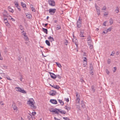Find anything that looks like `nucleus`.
I'll use <instances>...</instances> for the list:
<instances>
[{"label":"nucleus","mask_w":120,"mask_h":120,"mask_svg":"<svg viewBox=\"0 0 120 120\" xmlns=\"http://www.w3.org/2000/svg\"><path fill=\"white\" fill-rule=\"evenodd\" d=\"M27 104L29 105L33 109H35L36 108V107H35L33 102L31 100H30L28 101Z\"/></svg>","instance_id":"obj_1"},{"label":"nucleus","mask_w":120,"mask_h":120,"mask_svg":"<svg viewBox=\"0 0 120 120\" xmlns=\"http://www.w3.org/2000/svg\"><path fill=\"white\" fill-rule=\"evenodd\" d=\"M48 1L49 5L52 6L55 5V2L54 0H48Z\"/></svg>","instance_id":"obj_2"},{"label":"nucleus","mask_w":120,"mask_h":120,"mask_svg":"<svg viewBox=\"0 0 120 120\" xmlns=\"http://www.w3.org/2000/svg\"><path fill=\"white\" fill-rule=\"evenodd\" d=\"M76 97L77 98L75 100V102L76 103H79L80 101V97L79 94H78L77 92L76 93Z\"/></svg>","instance_id":"obj_3"},{"label":"nucleus","mask_w":120,"mask_h":120,"mask_svg":"<svg viewBox=\"0 0 120 120\" xmlns=\"http://www.w3.org/2000/svg\"><path fill=\"white\" fill-rule=\"evenodd\" d=\"M95 7L97 14L99 16L100 15V8L96 5L95 6Z\"/></svg>","instance_id":"obj_4"},{"label":"nucleus","mask_w":120,"mask_h":120,"mask_svg":"<svg viewBox=\"0 0 120 120\" xmlns=\"http://www.w3.org/2000/svg\"><path fill=\"white\" fill-rule=\"evenodd\" d=\"M56 11L55 9H50L49 10V12L51 15H53Z\"/></svg>","instance_id":"obj_5"},{"label":"nucleus","mask_w":120,"mask_h":120,"mask_svg":"<svg viewBox=\"0 0 120 120\" xmlns=\"http://www.w3.org/2000/svg\"><path fill=\"white\" fill-rule=\"evenodd\" d=\"M49 73L50 74L51 77L53 79H55L56 78V75L54 73L49 72Z\"/></svg>","instance_id":"obj_6"},{"label":"nucleus","mask_w":120,"mask_h":120,"mask_svg":"<svg viewBox=\"0 0 120 120\" xmlns=\"http://www.w3.org/2000/svg\"><path fill=\"white\" fill-rule=\"evenodd\" d=\"M50 102L54 104H57V101L54 99H51Z\"/></svg>","instance_id":"obj_7"},{"label":"nucleus","mask_w":120,"mask_h":120,"mask_svg":"<svg viewBox=\"0 0 120 120\" xmlns=\"http://www.w3.org/2000/svg\"><path fill=\"white\" fill-rule=\"evenodd\" d=\"M55 109L56 110H57L58 111L62 114H65L66 113V112L64 111H60V109H59L56 108H55Z\"/></svg>","instance_id":"obj_8"},{"label":"nucleus","mask_w":120,"mask_h":120,"mask_svg":"<svg viewBox=\"0 0 120 120\" xmlns=\"http://www.w3.org/2000/svg\"><path fill=\"white\" fill-rule=\"evenodd\" d=\"M87 60L86 58V57H84L83 60L85 62H84V64H83V65H84V67L86 66V65L87 64Z\"/></svg>","instance_id":"obj_9"},{"label":"nucleus","mask_w":120,"mask_h":120,"mask_svg":"<svg viewBox=\"0 0 120 120\" xmlns=\"http://www.w3.org/2000/svg\"><path fill=\"white\" fill-rule=\"evenodd\" d=\"M81 21H78L77 22V27L78 28H80L81 26Z\"/></svg>","instance_id":"obj_10"},{"label":"nucleus","mask_w":120,"mask_h":120,"mask_svg":"<svg viewBox=\"0 0 120 120\" xmlns=\"http://www.w3.org/2000/svg\"><path fill=\"white\" fill-rule=\"evenodd\" d=\"M56 92L55 91H54V92H49V94L50 95L54 96L56 95Z\"/></svg>","instance_id":"obj_11"},{"label":"nucleus","mask_w":120,"mask_h":120,"mask_svg":"<svg viewBox=\"0 0 120 120\" xmlns=\"http://www.w3.org/2000/svg\"><path fill=\"white\" fill-rule=\"evenodd\" d=\"M4 21L5 23L6 24V25L7 26H8L9 25V23H7L8 22L7 18H4Z\"/></svg>","instance_id":"obj_12"},{"label":"nucleus","mask_w":120,"mask_h":120,"mask_svg":"<svg viewBox=\"0 0 120 120\" xmlns=\"http://www.w3.org/2000/svg\"><path fill=\"white\" fill-rule=\"evenodd\" d=\"M12 107L14 110H17V106H15V103H13L12 105Z\"/></svg>","instance_id":"obj_13"},{"label":"nucleus","mask_w":120,"mask_h":120,"mask_svg":"<svg viewBox=\"0 0 120 120\" xmlns=\"http://www.w3.org/2000/svg\"><path fill=\"white\" fill-rule=\"evenodd\" d=\"M48 39H49L50 40V41L51 42H52L53 41H54V40L53 38L50 36L48 38Z\"/></svg>","instance_id":"obj_14"},{"label":"nucleus","mask_w":120,"mask_h":120,"mask_svg":"<svg viewBox=\"0 0 120 120\" xmlns=\"http://www.w3.org/2000/svg\"><path fill=\"white\" fill-rule=\"evenodd\" d=\"M19 27L20 29L21 30H23V31L22 32V33L24 32V28L23 27L22 25H20L19 26Z\"/></svg>","instance_id":"obj_15"},{"label":"nucleus","mask_w":120,"mask_h":120,"mask_svg":"<svg viewBox=\"0 0 120 120\" xmlns=\"http://www.w3.org/2000/svg\"><path fill=\"white\" fill-rule=\"evenodd\" d=\"M78 43L76 42V41H75V45L76 46V50L77 52H78V49H79V47L78 46Z\"/></svg>","instance_id":"obj_16"},{"label":"nucleus","mask_w":120,"mask_h":120,"mask_svg":"<svg viewBox=\"0 0 120 120\" xmlns=\"http://www.w3.org/2000/svg\"><path fill=\"white\" fill-rule=\"evenodd\" d=\"M43 31L46 34H48V30L47 29H45L44 28H42Z\"/></svg>","instance_id":"obj_17"},{"label":"nucleus","mask_w":120,"mask_h":120,"mask_svg":"<svg viewBox=\"0 0 120 120\" xmlns=\"http://www.w3.org/2000/svg\"><path fill=\"white\" fill-rule=\"evenodd\" d=\"M21 6H22L23 8H26V5L24 3L22 2L21 3Z\"/></svg>","instance_id":"obj_18"},{"label":"nucleus","mask_w":120,"mask_h":120,"mask_svg":"<svg viewBox=\"0 0 120 120\" xmlns=\"http://www.w3.org/2000/svg\"><path fill=\"white\" fill-rule=\"evenodd\" d=\"M49 110L51 112H55L56 110V109H55L52 108H51L50 109H49Z\"/></svg>","instance_id":"obj_19"},{"label":"nucleus","mask_w":120,"mask_h":120,"mask_svg":"<svg viewBox=\"0 0 120 120\" xmlns=\"http://www.w3.org/2000/svg\"><path fill=\"white\" fill-rule=\"evenodd\" d=\"M9 11L11 12H13L14 11L9 6L8 7V8Z\"/></svg>","instance_id":"obj_20"},{"label":"nucleus","mask_w":120,"mask_h":120,"mask_svg":"<svg viewBox=\"0 0 120 120\" xmlns=\"http://www.w3.org/2000/svg\"><path fill=\"white\" fill-rule=\"evenodd\" d=\"M21 89L20 87H16L15 89H16V90L17 91L19 92H20V90H21Z\"/></svg>","instance_id":"obj_21"},{"label":"nucleus","mask_w":120,"mask_h":120,"mask_svg":"<svg viewBox=\"0 0 120 120\" xmlns=\"http://www.w3.org/2000/svg\"><path fill=\"white\" fill-rule=\"evenodd\" d=\"M58 101L62 105H64V102L62 101V100L59 99Z\"/></svg>","instance_id":"obj_22"},{"label":"nucleus","mask_w":120,"mask_h":120,"mask_svg":"<svg viewBox=\"0 0 120 120\" xmlns=\"http://www.w3.org/2000/svg\"><path fill=\"white\" fill-rule=\"evenodd\" d=\"M45 42L48 45V46H50V43L47 40H46Z\"/></svg>","instance_id":"obj_23"},{"label":"nucleus","mask_w":120,"mask_h":120,"mask_svg":"<svg viewBox=\"0 0 120 120\" xmlns=\"http://www.w3.org/2000/svg\"><path fill=\"white\" fill-rule=\"evenodd\" d=\"M60 88V87L59 86H58V85H55L54 88L56 89H58Z\"/></svg>","instance_id":"obj_24"},{"label":"nucleus","mask_w":120,"mask_h":120,"mask_svg":"<svg viewBox=\"0 0 120 120\" xmlns=\"http://www.w3.org/2000/svg\"><path fill=\"white\" fill-rule=\"evenodd\" d=\"M113 20L111 18L110 19V21H109V23H110V25H111L113 23Z\"/></svg>","instance_id":"obj_25"},{"label":"nucleus","mask_w":120,"mask_h":120,"mask_svg":"<svg viewBox=\"0 0 120 120\" xmlns=\"http://www.w3.org/2000/svg\"><path fill=\"white\" fill-rule=\"evenodd\" d=\"M20 92L25 94L26 93V92L23 89H21V90H20Z\"/></svg>","instance_id":"obj_26"},{"label":"nucleus","mask_w":120,"mask_h":120,"mask_svg":"<svg viewBox=\"0 0 120 120\" xmlns=\"http://www.w3.org/2000/svg\"><path fill=\"white\" fill-rule=\"evenodd\" d=\"M90 70H92L93 69V65L91 64H90Z\"/></svg>","instance_id":"obj_27"},{"label":"nucleus","mask_w":120,"mask_h":120,"mask_svg":"<svg viewBox=\"0 0 120 120\" xmlns=\"http://www.w3.org/2000/svg\"><path fill=\"white\" fill-rule=\"evenodd\" d=\"M56 64L57 65V66L60 68L61 67V65L58 62H56Z\"/></svg>","instance_id":"obj_28"},{"label":"nucleus","mask_w":120,"mask_h":120,"mask_svg":"<svg viewBox=\"0 0 120 120\" xmlns=\"http://www.w3.org/2000/svg\"><path fill=\"white\" fill-rule=\"evenodd\" d=\"M65 109L68 110H70L71 109V107H68L67 106H66L65 107Z\"/></svg>","instance_id":"obj_29"},{"label":"nucleus","mask_w":120,"mask_h":120,"mask_svg":"<svg viewBox=\"0 0 120 120\" xmlns=\"http://www.w3.org/2000/svg\"><path fill=\"white\" fill-rule=\"evenodd\" d=\"M91 40H89V41H88V45H91Z\"/></svg>","instance_id":"obj_30"},{"label":"nucleus","mask_w":120,"mask_h":120,"mask_svg":"<svg viewBox=\"0 0 120 120\" xmlns=\"http://www.w3.org/2000/svg\"><path fill=\"white\" fill-rule=\"evenodd\" d=\"M57 26H58L56 27V30H60L61 29V27L60 26H58V25H57Z\"/></svg>","instance_id":"obj_31"},{"label":"nucleus","mask_w":120,"mask_h":120,"mask_svg":"<svg viewBox=\"0 0 120 120\" xmlns=\"http://www.w3.org/2000/svg\"><path fill=\"white\" fill-rule=\"evenodd\" d=\"M32 117V115L30 114V115L27 116V118L29 120H30Z\"/></svg>","instance_id":"obj_32"},{"label":"nucleus","mask_w":120,"mask_h":120,"mask_svg":"<svg viewBox=\"0 0 120 120\" xmlns=\"http://www.w3.org/2000/svg\"><path fill=\"white\" fill-rule=\"evenodd\" d=\"M24 38L26 41H28L29 40V39L27 36L24 37Z\"/></svg>","instance_id":"obj_33"},{"label":"nucleus","mask_w":120,"mask_h":120,"mask_svg":"<svg viewBox=\"0 0 120 120\" xmlns=\"http://www.w3.org/2000/svg\"><path fill=\"white\" fill-rule=\"evenodd\" d=\"M14 4H15V5H16V8H18V7H19L18 3L17 2H15L14 3Z\"/></svg>","instance_id":"obj_34"},{"label":"nucleus","mask_w":120,"mask_h":120,"mask_svg":"<svg viewBox=\"0 0 120 120\" xmlns=\"http://www.w3.org/2000/svg\"><path fill=\"white\" fill-rule=\"evenodd\" d=\"M81 105L82 107L83 108L84 107L85 105L83 103L82 101V102H81Z\"/></svg>","instance_id":"obj_35"},{"label":"nucleus","mask_w":120,"mask_h":120,"mask_svg":"<svg viewBox=\"0 0 120 120\" xmlns=\"http://www.w3.org/2000/svg\"><path fill=\"white\" fill-rule=\"evenodd\" d=\"M28 19H30L31 17V15H26Z\"/></svg>","instance_id":"obj_36"},{"label":"nucleus","mask_w":120,"mask_h":120,"mask_svg":"<svg viewBox=\"0 0 120 120\" xmlns=\"http://www.w3.org/2000/svg\"><path fill=\"white\" fill-rule=\"evenodd\" d=\"M56 77L58 78L59 79H60L61 78V76L58 75H56Z\"/></svg>","instance_id":"obj_37"},{"label":"nucleus","mask_w":120,"mask_h":120,"mask_svg":"<svg viewBox=\"0 0 120 120\" xmlns=\"http://www.w3.org/2000/svg\"><path fill=\"white\" fill-rule=\"evenodd\" d=\"M118 9H118V7H117L116 8V9L115 10V11L117 13H118V12H119Z\"/></svg>","instance_id":"obj_38"},{"label":"nucleus","mask_w":120,"mask_h":120,"mask_svg":"<svg viewBox=\"0 0 120 120\" xmlns=\"http://www.w3.org/2000/svg\"><path fill=\"white\" fill-rule=\"evenodd\" d=\"M83 33L82 32H81L80 33V36L81 37H83L84 36L83 35Z\"/></svg>","instance_id":"obj_39"},{"label":"nucleus","mask_w":120,"mask_h":120,"mask_svg":"<svg viewBox=\"0 0 120 120\" xmlns=\"http://www.w3.org/2000/svg\"><path fill=\"white\" fill-rule=\"evenodd\" d=\"M91 88L92 89V90L94 92L95 91V90L94 89V86H92L91 87Z\"/></svg>","instance_id":"obj_40"},{"label":"nucleus","mask_w":120,"mask_h":120,"mask_svg":"<svg viewBox=\"0 0 120 120\" xmlns=\"http://www.w3.org/2000/svg\"><path fill=\"white\" fill-rule=\"evenodd\" d=\"M80 81L82 83L84 82V81L82 78H81Z\"/></svg>","instance_id":"obj_41"},{"label":"nucleus","mask_w":120,"mask_h":120,"mask_svg":"<svg viewBox=\"0 0 120 120\" xmlns=\"http://www.w3.org/2000/svg\"><path fill=\"white\" fill-rule=\"evenodd\" d=\"M63 119H64L65 120H70L68 118V117H63Z\"/></svg>","instance_id":"obj_42"},{"label":"nucleus","mask_w":120,"mask_h":120,"mask_svg":"<svg viewBox=\"0 0 120 120\" xmlns=\"http://www.w3.org/2000/svg\"><path fill=\"white\" fill-rule=\"evenodd\" d=\"M68 41L67 40H65L64 43V44L66 45H68Z\"/></svg>","instance_id":"obj_43"},{"label":"nucleus","mask_w":120,"mask_h":120,"mask_svg":"<svg viewBox=\"0 0 120 120\" xmlns=\"http://www.w3.org/2000/svg\"><path fill=\"white\" fill-rule=\"evenodd\" d=\"M7 17H9L11 18V19L12 20V21H15V20L14 19H13L12 18V17L11 16H10V15H8V16H7Z\"/></svg>","instance_id":"obj_44"},{"label":"nucleus","mask_w":120,"mask_h":120,"mask_svg":"<svg viewBox=\"0 0 120 120\" xmlns=\"http://www.w3.org/2000/svg\"><path fill=\"white\" fill-rule=\"evenodd\" d=\"M111 30L110 28H109L107 30L106 32L105 33H107L108 32L110 31Z\"/></svg>","instance_id":"obj_45"},{"label":"nucleus","mask_w":120,"mask_h":120,"mask_svg":"<svg viewBox=\"0 0 120 120\" xmlns=\"http://www.w3.org/2000/svg\"><path fill=\"white\" fill-rule=\"evenodd\" d=\"M108 63V64H110L111 63V61L109 59L108 60V61H107Z\"/></svg>","instance_id":"obj_46"},{"label":"nucleus","mask_w":120,"mask_h":120,"mask_svg":"<svg viewBox=\"0 0 120 120\" xmlns=\"http://www.w3.org/2000/svg\"><path fill=\"white\" fill-rule=\"evenodd\" d=\"M90 74H91L92 75H93V71L92 70H90Z\"/></svg>","instance_id":"obj_47"},{"label":"nucleus","mask_w":120,"mask_h":120,"mask_svg":"<svg viewBox=\"0 0 120 120\" xmlns=\"http://www.w3.org/2000/svg\"><path fill=\"white\" fill-rule=\"evenodd\" d=\"M106 73L108 74H109V71L107 69H106Z\"/></svg>","instance_id":"obj_48"},{"label":"nucleus","mask_w":120,"mask_h":120,"mask_svg":"<svg viewBox=\"0 0 120 120\" xmlns=\"http://www.w3.org/2000/svg\"><path fill=\"white\" fill-rule=\"evenodd\" d=\"M32 115L33 116H34L35 114H36V112H33L32 113Z\"/></svg>","instance_id":"obj_49"},{"label":"nucleus","mask_w":120,"mask_h":120,"mask_svg":"<svg viewBox=\"0 0 120 120\" xmlns=\"http://www.w3.org/2000/svg\"><path fill=\"white\" fill-rule=\"evenodd\" d=\"M115 54L114 52H112L111 54V56H114Z\"/></svg>","instance_id":"obj_50"},{"label":"nucleus","mask_w":120,"mask_h":120,"mask_svg":"<svg viewBox=\"0 0 120 120\" xmlns=\"http://www.w3.org/2000/svg\"><path fill=\"white\" fill-rule=\"evenodd\" d=\"M114 70L113 71V72L114 73L116 71V67H114Z\"/></svg>","instance_id":"obj_51"},{"label":"nucleus","mask_w":120,"mask_h":120,"mask_svg":"<svg viewBox=\"0 0 120 120\" xmlns=\"http://www.w3.org/2000/svg\"><path fill=\"white\" fill-rule=\"evenodd\" d=\"M106 8L105 6H104L103 7L102 10H105L106 9Z\"/></svg>","instance_id":"obj_52"},{"label":"nucleus","mask_w":120,"mask_h":120,"mask_svg":"<svg viewBox=\"0 0 120 120\" xmlns=\"http://www.w3.org/2000/svg\"><path fill=\"white\" fill-rule=\"evenodd\" d=\"M6 78H7V79H8V80H11V79L10 78V77L9 76L7 77Z\"/></svg>","instance_id":"obj_53"},{"label":"nucleus","mask_w":120,"mask_h":120,"mask_svg":"<svg viewBox=\"0 0 120 120\" xmlns=\"http://www.w3.org/2000/svg\"><path fill=\"white\" fill-rule=\"evenodd\" d=\"M65 100H66L68 102L69 101V100L68 98H65Z\"/></svg>","instance_id":"obj_54"},{"label":"nucleus","mask_w":120,"mask_h":120,"mask_svg":"<svg viewBox=\"0 0 120 120\" xmlns=\"http://www.w3.org/2000/svg\"><path fill=\"white\" fill-rule=\"evenodd\" d=\"M90 46V49H92L93 48V46L91 45H89Z\"/></svg>","instance_id":"obj_55"},{"label":"nucleus","mask_w":120,"mask_h":120,"mask_svg":"<svg viewBox=\"0 0 120 120\" xmlns=\"http://www.w3.org/2000/svg\"><path fill=\"white\" fill-rule=\"evenodd\" d=\"M57 110H56L55 112L57 114H59V113L58 112V111H57Z\"/></svg>","instance_id":"obj_56"},{"label":"nucleus","mask_w":120,"mask_h":120,"mask_svg":"<svg viewBox=\"0 0 120 120\" xmlns=\"http://www.w3.org/2000/svg\"><path fill=\"white\" fill-rule=\"evenodd\" d=\"M106 23H107V21H105L104 22H103V25L105 26L106 25L105 24Z\"/></svg>","instance_id":"obj_57"},{"label":"nucleus","mask_w":120,"mask_h":120,"mask_svg":"<svg viewBox=\"0 0 120 120\" xmlns=\"http://www.w3.org/2000/svg\"><path fill=\"white\" fill-rule=\"evenodd\" d=\"M88 41L91 40H90V37H89L87 38Z\"/></svg>","instance_id":"obj_58"},{"label":"nucleus","mask_w":120,"mask_h":120,"mask_svg":"<svg viewBox=\"0 0 120 120\" xmlns=\"http://www.w3.org/2000/svg\"><path fill=\"white\" fill-rule=\"evenodd\" d=\"M0 104L1 105H4L3 103L2 102V101H0Z\"/></svg>","instance_id":"obj_59"},{"label":"nucleus","mask_w":120,"mask_h":120,"mask_svg":"<svg viewBox=\"0 0 120 120\" xmlns=\"http://www.w3.org/2000/svg\"><path fill=\"white\" fill-rule=\"evenodd\" d=\"M54 119L55 120H60V119H57L55 117H54Z\"/></svg>","instance_id":"obj_60"},{"label":"nucleus","mask_w":120,"mask_h":120,"mask_svg":"<svg viewBox=\"0 0 120 120\" xmlns=\"http://www.w3.org/2000/svg\"><path fill=\"white\" fill-rule=\"evenodd\" d=\"M23 35L24 36V37L26 36V33H24L23 34Z\"/></svg>","instance_id":"obj_61"},{"label":"nucleus","mask_w":120,"mask_h":120,"mask_svg":"<svg viewBox=\"0 0 120 120\" xmlns=\"http://www.w3.org/2000/svg\"><path fill=\"white\" fill-rule=\"evenodd\" d=\"M3 15H4V18H5L6 17H7V16H8V15L7 16V15H4V14Z\"/></svg>","instance_id":"obj_62"},{"label":"nucleus","mask_w":120,"mask_h":120,"mask_svg":"<svg viewBox=\"0 0 120 120\" xmlns=\"http://www.w3.org/2000/svg\"><path fill=\"white\" fill-rule=\"evenodd\" d=\"M81 19L79 17V18L78 19V21H81Z\"/></svg>","instance_id":"obj_63"},{"label":"nucleus","mask_w":120,"mask_h":120,"mask_svg":"<svg viewBox=\"0 0 120 120\" xmlns=\"http://www.w3.org/2000/svg\"><path fill=\"white\" fill-rule=\"evenodd\" d=\"M32 9V11H34V12H35V9L34 8H33Z\"/></svg>","instance_id":"obj_64"}]
</instances>
